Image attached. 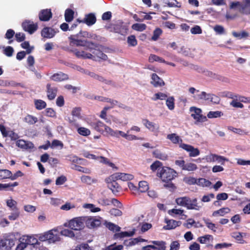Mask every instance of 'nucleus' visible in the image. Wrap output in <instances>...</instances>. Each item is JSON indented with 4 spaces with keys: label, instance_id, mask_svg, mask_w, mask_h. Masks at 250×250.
Masks as SVG:
<instances>
[{
    "label": "nucleus",
    "instance_id": "4c0bfd02",
    "mask_svg": "<svg viewBox=\"0 0 250 250\" xmlns=\"http://www.w3.org/2000/svg\"><path fill=\"white\" fill-rule=\"evenodd\" d=\"M209 94H207L204 91H202L200 94H197L194 96L193 97L195 100L199 101L204 100L205 101H209V97L208 96Z\"/></svg>",
    "mask_w": 250,
    "mask_h": 250
},
{
    "label": "nucleus",
    "instance_id": "412c9836",
    "mask_svg": "<svg viewBox=\"0 0 250 250\" xmlns=\"http://www.w3.org/2000/svg\"><path fill=\"white\" fill-rule=\"evenodd\" d=\"M135 234V229H133L132 231H122L121 232L115 233L113 236V239L114 240H121L123 238L126 237H131L133 236Z\"/></svg>",
    "mask_w": 250,
    "mask_h": 250
},
{
    "label": "nucleus",
    "instance_id": "8fccbe9b",
    "mask_svg": "<svg viewBox=\"0 0 250 250\" xmlns=\"http://www.w3.org/2000/svg\"><path fill=\"white\" fill-rule=\"evenodd\" d=\"M77 131L79 134L83 136H87L90 134V130L84 127H79Z\"/></svg>",
    "mask_w": 250,
    "mask_h": 250
},
{
    "label": "nucleus",
    "instance_id": "f3484780",
    "mask_svg": "<svg viewBox=\"0 0 250 250\" xmlns=\"http://www.w3.org/2000/svg\"><path fill=\"white\" fill-rule=\"evenodd\" d=\"M90 125L92 128L101 134L104 133L105 128L106 126V125L101 121L91 123Z\"/></svg>",
    "mask_w": 250,
    "mask_h": 250
},
{
    "label": "nucleus",
    "instance_id": "a19ab883",
    "mask_svg": "<svg viewBox=\"0 0 250 250\" xmlns=\"http://www.w3.org/2000/svg\"><path fill=\"white\" fill-rule=\"evenodd\" d=\"M146 240L144 239L136 238L131 239L130 241H129L128 242V243H127L128 241L127 240H125L124 242V244L126 246L130 247V246H132L136 245L139 242H144Z\"/></svg>",
    "mask_w": 250,
    "mask_h": 250
},
{
    "label": "nucleus",
    "instance_id": "1a4fd4ad",
    "mask_svg": "<svg viewBox=\"0 0 250 250\" xmlns=\"http://www.w3.org/2000/svg\"><path fill=\"white\" fill-rule=\"evenodd\" d=\"M22 27L25 31L32 34L38 29L37 23H34L32 21H25L22 23Z\"/></svg>",
    "mask_w": 250,
    "mask_h": 250
},
{
    "label": "nucleus",
    "instance_id": "052dcab7",
    "mask_svg": "<svg viewBox=\"0 0 250 250\" xmlns=\"http://www.w3.org/2000/svg\"><path fill=\"white\" fill-rule=\"evenodd\" d=\"M98 203L104 206H109L111 204V200L105 197H104L100 198L99 199Z\"/></svg>",
    "mask_w": 250,
    "mask_h": 250
},
{
    "label": "nucleus",
    "instance_id": "4be33fe9",
    "mask_svg": "<svg viewBox=\"0 0 250 250\" xmlns=\"http://www.w3.org/2000/svg\"><path fill=\"white\" fill-rule=\"evenodd\" d=\"M84 23L88 26H91L94 24L96 21V18L94 14L92 13L86 14L83 19Z\"/></svg>",
    "mask_w": 250,
    "mask_h": 250
},
{
    "label": "nucleus",
    "instance_id": "a211bd4d",
    "mask_svg": "<svg viewBox=\"0 0 250 250\" xmlns=\"http://www.w3.org/2000/svg\"><path fill=\"white\" fill-rule=\"evenodd\" d=\"M151 80L150 83L155 87H162L165 84L164 81L156 73H153L152 74Z\"/></svg>",
    "mask_w": 250,
    "mask_h": 250
},
{
    "label": "nucleus",
    "instance_id": "6e6552de",
    "mask_svg": "<svg viewBox=\"0 0 250 250\" xmlns=\"http://www.w3.org/2000/svg\"><path fill=\"white\" fill-rule=\"evenodd\" d=\"M180 147L188 152L190 157H196L198 156L200 154L199 150L198 148H194L193 146L189 145L181 144L180 145Z\"/></svg>",
    "mask_w": 250,
    "mask_h": 250
},
{
    "label": "nucleus",
    "instance_id": "9d476101",
    "mask_svg": "<svg viewBox=\"0 0 250 250\" xmlns=\"http://www.w3.org/2000/svg\"><path fill=\"white\" fill-rule=\"evenodd\" d=\"M31 237L23 235L19 239L20 243L17 245L16 250H23L28 245L31 244Z\"/></svg>",
    "mask_w": 250,
    "mask_h": 250
},
{
    "label": "nucleus",
    "instance_id": "7ed1b4c3",
    "mask_svg": "<svg viewBox=\"0 0 250 250\" xmlns=\"http://www.w3.org/2000/svg\"><path fill=\"white\" fill-rule=\"evenodd\" d=\"M105 28L110 32L118 33L123 36L127 33L128 30L127 26L124 25L123 22H119L115 24L111 23L106 25Z\"/></svg>",
    "mask_w": 250,
    "mask_h": 250
},
{
    "label": "nucleus",
    "instance_id": "37998d69",
    "mask_svg": "<svg viewBox=\"0 0 250 250\" xmlns=\"http://www.w3.org/2000/svg\"><path fill=\"white\" fill-rule=\"evenodd\" d=\"M105 226L110 230L113 232H119L121 230L119 226L111 222L106 223Z\"/></svg>",
    "mask_w": 250,
    "mask_h": 250
},
{
    "label": "nucleus",
    "instance_id": "c756f323",
    "mask_svg": "<svg viewBox=\"0 0 250 250\" xmlns=\"http://www.w3.org/2000/svg\"><path fill=\"white\" fill-rule=\"evenodd\" d=\"M71 168L86 174H90L91 173V170L89 168L84 167L76 164H72Z\"/></svg>",
    "mask_w": 250,
    "mask_h": 250
},
{
    "label": "nucleus",
    "instance_id": "09e8293b",
    "mask_svg": "<svg viewBox=\"0 0 250 250\" xmlns=\"http://www.w3.org/2000/svg\"><path fill=\"white\" fill-rule=\"evenodd\" d=\"M223 96L229 99L234 100H238V95L234 94V93L230 91H224L223 93Z\"/></svg>",
    "mask_w": 250,
    "mask_h": 250
},
{
    "label": "nucleus",
    "instance_id": "dca6fc26",
    "mask_svg": "<svg viewBox=\"0 0 250 250\" xmlns=\"http://www.w3.org/2000/svg\"><path fill=\"white\" fill-rule=\"evenodd\" d=\"M208 159L210 162H217L221 165H224L225 162L229 161L228 159L226 157L218 155L215 154H211L208 156Z\"/></svg>",
    "mask_w": 250,
    "mask_h": 250
},
{
    "label": "nucleus",
    "instance_id": "680f3d73",
    "mask_svg": "<svg viewBox=\"0 0 250 250\" xmlns=\"http://www.w3.org/2000/svg\"><path fill=\"white\" fill-rule=\"evenodd\" d=\"M167 6L169 7L180 8L181 7V4L177 0H169V2L167 3Z\"/></svg>",
    "mask_w": 250,
    "mask_h": 250
},
{
    "label": "nucleus",
    "instance_id": "f8f14e48",
    "mask_svg": "<svg viewBox=\"0 0 250 250\" xmlns=\"http://www.w3.org/2000/svg\"><path fill=\"white\" fill-rule=\"evenodd\" d=\"M52 17V13L50 9H42L39 13V18L41 21H48Z\"/></svg>",
    "mask_w": 250,
    "mask_h": 250
},
{
    "label": "nucleus",
    "instance_id": "4468645a",
    "mask_svg": "<svg viewBox=\"0 0 250 250\" xmlns=\"http://www.w3.org/2000/svg\"><path fill=\"white\" fill-rule=\"evenodd\" d=\"M50 79L53 81L60 82L68 80L69 77L67 74L62 72H59L53 74Z\"/></svg>",
    "mask_w": 250,
    "mask_h": 250
},
{
    "label": "nucleus",
    "instance_id": "6ab92c4d",
    "mask_svg": "<svg viewBox=\"0 0 250 250\" xmlns=\"http://www.w3.org/2000/svg\"><path fill=\"white\" fill-rule=\"evenodd\" d=\"M166 226L163 227V229L165 230H170L174 229L177 227L180 226L182 223L181 221H177L174 220H167L166 219Z\"/></svg>",
    "mask_w": 250,
    "mask_h": 250
},
{
    "label": "nucleus",
    "instance_id": "6e6d98bb",
    "mask_svg": "<svg viewBox=\"0 0 250 250\" xmlns=\"http://www.w3.org/2000/svg\"><path fill=\"white\" fill-rule=\"evenodd\" d=\"M7 206L9 207L11 210H17L18 209L17 207V203L16 201L13 199L7 200L6 201Z\"/></svg>",
    "mask_w": 250,
    "mask_h": 250
},
{
    "label": "nucleus",
    "instance_id": "69168bd1",
    "mask_svg": "<svg viewBox=\"0 0 250 250\" xmlns=\"http://www.w3.org/2000/svg\"><path fill=\"white\" fill-rule=\"evenodd\" d=\"M16 144L17 146L21 148L26 149L29 147L27 142L23 140H19L16 142Z\"/></svg>",
    "mask_w": 250,
    "mask_h": 250
},
{
    "label": "nucleus",
    "instance_id": "393cba45",
    "mask_svg": "<svg viewBox=\"0 0 250 250\" xmlns=\"http://www.w3.org/2000/svg\"><path fill=\"white\" fill-rule=\"evenodd\" d=\"M113 181L108 183L107 187L110 189L113 193H116L120 191L121 187L116 182L117 180L112 179Z\"/></svg>",
    "mask_w": 250,
    "mask_h": 250
},
{
    "label": "nucleus",
    "instance_id": "5fc2aeb1",
    "mask_svg": "<svg viewBox=\"0 0 250 250\" xmlns=\"http://www.w3.org/2000/svg\"><path fill=\"white\" fill-rule=\"evenodd\" d=\"M223 113L221 111H209L207 117L208 118H218L223 116Z\"/></svg>",
    "mask_w": 250,
    "mask_h": 250
},
{
    "label": "nucleus",
    "instance_id": "c03bdc74",
    "mask_svg": "<svg viewBox=\"0 0 250 250\" xmlns=\"http://www.w3.org/2000/svg\"><path fill=\"white\" fill-rule=\"evenodd\" d=\"M131 28L132 29H133L135 31L142 32V31H143L145 30H146V26L144 23H136L133 24L132 25Z\"/></svg>",
    "mask_w": 250,
    "mask_h": 250
},
{
    "label": "nucleus",
    "instance_id": "72a5a7b5",
    "mask_svg": "<svg viewBox=\"0 0 250 250\" xmlns=\"http://www.w3.org/2000/svg\"><path fill=\"white\" fill-rule=\"evenodd\" d=\"M154 246H157L158 250H166V243L163 241H152L151 242Z\"/></svg>",
    "mask_w": 250,
    "mask_h": 250
},
{
    "label": "nucleus",
    "instance_id": "338daca9",
    "mask_svg": "<svg viewBox=\"0 0 250 250\" xmlns=\"http://www.w3.org/2000/svg\"><path fill=\"white\" fill-rule=\"evenodd\" d=\"M213 29L217 34L219 35L224 34L225 32L224 28L220 25H216L213 27Z\"/></svg>",
    "mask_w": 250,
    "mask_h": 250
},
{
    "label": "nucleus",
    "instance_id": "f704fd0d",
    "mask_svg": "<svg viewBox=\"0 0 250 250\" xmlns=\"http://www.w3.org/2000/svg\"><path fill=\"white\" fill-rule=\"evenodd\" d=\"M152 153L155 158L162 160H165L167 157V155L162 153L158 149L155 150Z\"/></svg>",
    "mask_w": 250,
    "mask_h": 250
},
{
    "label": "nucleus",
    "instance_id": "4d7b16f0",
    "mask_svg": "<svg viewBox=\"0 0 250 250\" xmlns=\"http://www.w3.org/2000/svg\"><path fill=\"white\" fill-rule=\"evenodd\" d=\"M149 61L153 62L154 61L159 62H166V61L162 58L156 55L151 54L149 57Z\"/></svg>",
    "mask_w": 250,
    "mask_h": 250
},
{
    "label": "nucleus",
    "instance_id": "f257e3e1",
    "mask_svg": "<svg viewBox=\"0 0 250 250\" xmlns=\"http://www.w3.org/2000/svg\"><path fill=\"white\" fill-rule=\"evenodd\" d=\"M175 202L178 205L186 207L188 209L199 210L200 208L196 198L191 200L188 197H179L176 199Z\"/></svg>",
    "mask_w": 250,
    "mask_h": 250
},
{
    "label": "nucleus",
    "instance_id": "864d4df0",
    "mask_svg": "<svg viewBox=\"0 0 250 250\" xmlns=\"http://www.w3.org/2000/svg\"><path fill=\"white\" fill-rule=\"evenodd\" d=\"M167 97V94L162 93V92H158L157 93H155L154 95V97L152 98V100L153 101H157L158 100H165Z\"/></svg>",
    "mask_w": 250,
    "mask_h": 250
},
{
    "label": "nucleus",
    "instance_id": "c9c22d12",
    "mask_svg": "<svg viewBox=\"0 0 250 250\" xmlns=\"http://www.w3.org/2000/svg\"><path fill=\"white\" fill-rule=\"evenodd\" d=\"M34 104L36 108L39 110L44 109L46 106V103L42 100H35L34 101Z\"/></svg>",
    "mask_w": 250,
    "mask_h": 250
},
{
    "label": "nucleus",
    "instance_id": "aec40b11",
    "mask_svg": "<svg viewBox=\"0 0 250 250\" xmlns=\"http://www.w3.org/2000/svg\"><path fill=\"white\" fill-rule=\"evenodd\" d=\"M85 223L88 228L91 229L99 226L101 222L100 219L96 217H90L86 219Z\"/></svg>",
    "mask_w": 250,
    "mask_h": 250
},
{
    "label": "nucleus",
    "instance_id": "b1692460",
    "mask_svg": "<svg viewBox=\"0 0 250 250\" xmlns=\"http://www.w3.org/2000/svg\"><path fill=\"white\" fill-rule=\"evenodd\" d=\"M167 138L169 140L174 144H179L180 145L181 144H182V139L176 133L168 134L167 136Z\"/></svg>",
    "mask_w": 250,
    "mask_h": 250
},
{
    "label": "nucleus",
    "instance_id": "2eb2a0df",
    "mask_svg": "<svg viewBox=\"0 0 250 250\" xmlns=\"http://www.w3.org/2000/svg\"><path fill=\"white\" fill-rule=\"evenodd\" d=\"M76 56L78 58H82V59H90L93 60H96L95 56H93V55L89 53H86L84 51H78L77 49L71 50Z\"/></svg>",
    "mask_w": 250,
    "mask_h": 250
},
{
    "label": "nucleus",
    "instance_id": "f03ea898",
    "mask_svg": "<svg viewBox=\"0 0 250 250\" xmlns=\"http://www.w3.org/2000/svg\"><path fill=\"white\" fill-rule=\"evenodd\" d=\"M159 174L161 179L165 183L171 181L177 176V172L168 167H163Z\"/></svg>",
    "mask_w": 250,
    "mask_h": 250
},
{
    "label": "nucleus",
    "instance_id": "a18cd8bd",
    "mask_svg": "<svg viewBox=\"0 0 250 250\" xmlns=\"http://www.w3.org/2000/svg\"><path fill=\"white\" fill-rule=\"evenodd\" d=\"M98 160H100V162L101 163L107 165L108 166L112 167L113 168H116V169H117L118 168L113 163L110 162L107 158L104 157L99 156V159Z\"/></svg>",
    "mask_w": 250,
    "mask_h": 250
},
{
    "label": "nucleus",
    "instance_id": "a878e982",
    "mask_svg": "<svg viewBox=\"0 0 250 250\" xmlns=\"http://www.w3.org/2000/svg\"><path fill=\"white\" fill-rule=\"evenodd\" d=\"M86 74L90 76L91 77L98 80L100 82L105 83V84H110L111 83V81L105 79L103 76L98 75L94 72H88Z\"/></svg>",
    "mask_w": 250,
    "mask_h": 250
},
{
    "label": "nucleus",
    "instance_id": "0e129e2a",
    "mask_svg": "<svg viewBox=\"0 0 250 250\" xmlns=\"http://www.w3.org/2000/svg\"><path fill=\"white\" fill-rule=\"evenodd\" d=\"M61 234L62 235L73 238L75 236L74 233L71 230L68 229H64L61 231Z\"/></svg>",
    "mask_w": 250,
    "mask_h": 250
},
{
    "label": "nucleus",
    "instance_id": "774afa93",
    "mask_svg": "<svg viewBox=\"0 0 250 250\" xmlns=\"http://www.w3.org/2000/svg\"><path fill=\"white\" fill-rule=\"evenodd\" d=\"M90 247L87 244H82L76 247L75 250H90Z\"/></svg>",
    "mask_w": 250,
    "mask_h": 250
},
{
    "label": "nucleus",
    "instance_id": "13d9d810",
    "mask_svg": "<svg viewBox=\"0 0 250 250\" xmlns=\"http://www.w3.org/2000/svg\"><path fill=\"white\" fill-rule=\"evenodd\" d=\"M197 168V167L196 164L193 163H187L185 165V167L183 168V170L188 171H194Z\"/></svg>",
    "mask_w": 250,
    "mask_h": 250
},
{
    "label": "nucleus",
    "instance_id": "9b49d317",
    "mask_svg": "<svg viewBox=\"0 0 250 250\" xmlns=\"http://www.w3.org/2000/svg\"><path fill=\"white\" fill-rule=\"evenodd\" d=\"M111 177L112 179L121 180L124 181L131 180L134 178L132 174L121 172L115 173L112 174Z\"/></svg>",
    "mask_w": 250,
    "mask_h": 250
},
{
    "label": "nucleus",
    "instance_id": "603ef678",
    "mask_svg": "<svg viewBox=\"0 0 250 250\" xmlns=\"http://www.w3.org/2000/svg\"><path fill=\"white\" fill-rule=\"evenodd\" d=\"M127 42L129 46H135L137 44V41L134 35H130L127 37Z\"/></svg>",
    "mask_w": 250,
    "mask_h": 250
},
{
    "label": "nucleus",
    "instance_id": "ddd939ff",
    "mask_svg": "<svg viewBox=\"0 0 250 250\" xmlns=\"http://www.w3.org/2000/svg\"><path fill=\"white\" fill-rule=\"evenodd\" d=\"M17 240L15 238H5L1 241V246L4 250H10L15 245Z\"/></svg>",
    "mask_w": 250,
    "mask_h": 250
},
{
    "label": "nucleus",
    "instance_id": "473e14b6",
    "mask_svg": "<svg viewBox=\"0 0 250 250\" xmlns=\"http://www.w3.org/2000/svg\"><path fill=\"white\" fill-rule=\"evenodd\" d=\"M240 12L246 15L250 14V0H246L245 4L242 6Z\"/></svg>",
    "mask_w": 250,
    "mask_h": 250
},
{
    "label": "nucleus",
    "instance_id": "cd10ccee",
    "mask_svg": "<svg viewBox=\"0 0 250 250\" xmlns=\"http://www.w3.org/2000/svg\"><path fill=\"white\" fill-rule=\"evenodd\" d=\"M142 122L145 126L151 131H154L159 128L158 125L150 122L146 119H143Z\"/></svg>",
    "mask_w": 250,
    "mask_h": 250
},
{
    "label": "nucleus",
    "instance_id": "bf43d9fd",
    "mask_svg": "<svg viewBox=\"0 0 250 250\" xmlns=\"http://www.w3.org/2000/svg\"><path fill=\"white\" fill-rule=\"evenodd\" d=\"M197 184L203 187H209L211 185V182L206 179L200 178L198 179Z\"/></svg>",
    "mask_w": 250,
    "mask_h": 250
},
{
    "label": "nucleus",
    "instance_id": "58836bf2",
    "mask_svg": "<svg viewBox=\"0 0 250 250\" xmlns=\"http://www.w3.org/2000/svg\"><path fill=\"white\" fill-rule=\"evenodd\" d=\"M24 121L29 125H34L38 122V118L31 115L28 114L24 117Z\"/></svg>",
    "mask_w": 250,
    "mask_h": 250
},
{
    "label": "nucleus",
    "instance_id": "bb28decb",
    "mask_svg": "<svg viewBox=\"0 0 250 250\" xmlns=\"http://www.w3.org/2000/svg\"><path fill=\"white\" fill-rule=\"evenodd\" d=\"M92 53L94 54L93 56L95 57V61H97L98 59H101L104 61H105L107 59V55L101 51L99 47L97 48L95 51H92Z\"/></svg>",
    "mask_w": 250,
    "mask_h": 250
},
{
    "label": "nucleus",
    "instance_id": "0eeeda50",
    "mask_svg": "<svg viewBox=\"0 0 250 250\" xmlns=\"http://www.w3.org/2000/svg\"><path fill=\"white\" fill-rule=\"evenodd\" d=\"M58 89L54 84L48 83L46 84L47 96L49 100H52L56 97Z\"/></svg>",
    "mask_w": 250,
    "mask_h": 250
},
{
    "label": "nucleus",
    "instance_id": "de8ad7c7",
    "mask_svg": "<svg viewBox=\"0 0 250 250\" xmlns=\"http://www.w3.org/2000/svg\"><path fill=\"white\" fill-rule=\"evenodd\" d=\"M166 105L169 110H173L175 107L174 98L173 97H170L166 100Z\"/></svg>",
    "mask_w": 250,
    "mask_h": 250
},
{
    "label": "nucleus",
    "instance_id": "49530a36",
    "mask_svg": "<svg viewBox=\"0 0 250 250\" xmlns=\"http://www.w3.org/2000/svg\"><path fill=\"white\" fill-rule=\"evenodd\" d=\"M148 185L146 181H141L139 183L138 190L141 192H145L148 190Z\"/></svg>",
    "mask_w": 250,
    "mask_h": 250
},
{
    "label": "nucleus",
    "instance_id": "79ce46f5",
    "mask_svg": "<svg viewBox=\"0 0 250 250\" xmlns=\"http://www.w3.org/2000/svg\"><path fill=\"white\" fill-rule=\"evenodd\" d=\"M11 176V171L8 169H0V180L9 178Z\"/></svg>",
    "mask_w": 250,
    "mask_h": 250
},
{
    "label": "nucleus",
    "instance_id": "20e7f679",
    "mask_svg": "<svg viewBox=\"0 0 250 250\" xmlns=\"http://www.w3.org/2000/svg\"><path fill=\"white\" fill-rule=\"evenodd\" d=\"M56 230H51L44 233L39 237V240L42 241L48 240L49 242L54 243L60 240L59 235Z\"/></svg>",
    "mask_w": 250,
    "mask_h": 250
},
{
    "label": "nucleus",
    "instance_id": "e2e57ef3",
    "mask_svg": "<svg viewBox=\"0 0 250 250\" xmlns=\"http://www.w3.org/2000/svg\"><path fill=\"white\" fill-rule=\"evenodd\" d=\"M104 132L106 133V135H110L111 136L116 137L117 136V130H114L111 128L107 125L105 128Z\"/></svg>",
    "mask_w": 250,
    "mask_h": 250
},
{
    "label": "nucleus",
    "instance_id": "39448f33",
    "mask_svg": "<svg viewBox=\"0 0 250 250\" xmlns=\"http://www.w3.org/2000/svg\"><path fill=\"white\" fill-rule=\"evenodd\" d=\"M66 226V224L65 225ZM69 228L75 230H80L84 228V223L82 218L77 217L71 220L67 225Z\"/></svg>",
    "mask_w": 250,
    "mask_h": 250
},
{
    "label": "nucleus",
    "instance_id": "423d86ee",
    "mask_svg": "<svg viewBox=\"0 0 250 250\" xmlns=\"http://www.w3.org/2000/svg\"><path fill=\"white\" fill-rule=\"evenodd\" d=\"M59 32L58 29H55L49 27H44L41 31V34L42 37L46 39L53 38L56 33Z\"/></svg>",
    "mask_w": 250,
    "mask_h": 250
},
{
    "label": "nucleus",
    "instance_id": "5701e85b",
    "mask_svg": "<svg viewBox=\"0 0 250 250\" xmlns=\"http://www.w3.org/2000/svg\"><path fill=\"white\" fill-rule=\"evenodd\" d=\"M66 160L72 163V164H83V162L85 161L86 160L83 158H79L78 156L73 155V154H70L69 155H67L66 156Z\"/></svg>",
    "mask_w": 250,
    "mask_h": 250
},
{
    "label": "nucleus",
    "instance_id": "ea45409f",
    "mask_svg": "<svg viewBox=\"0 0 250 250\" xmlns=\"http://www.w3.org/2000/svg\"><path fill=\"white\" fill-rule=\"evenodd\" d=\"M230 211V209L228 207L223 208L218 210L214 211L212 215L215 216L219 214L220 216H224L225 214L229 212Z\"/></svg>",
    "mask_w": 250,
    "mask_h": 250
},
{
    "label": "nucleus",
    "instance_id": "7c9ffc66",
    "mask_svg": "<svg viewBox=\"0 0 250 250\" xmlns=\"http://www.w3.org/2000/svg\"><path fill=\"white\" fill-rule=\"evenodd\" d=\"M84 47H85L87 49L92 52L99 47V44L86 40Z\"/></svg>",
    "mask_w": 250,
    "mask_h": 250
},
{
    "label": "nucleus",
    "instance_id": "e433bc0d",
    "mask_svg": "<svg viewBox=\"0 0 250 250\" xmlns=\"http://www.w3.org/2000/svg\"><path fill=\"white\" fill-rule=\"evenodd\" d=\"M189 110L190 112H193L191 114V116L195 120L197 118L198 116L202 113V110L200 108L194 106L190 107Z\"/></svg>",
    "mask_w": 250,
    "mask_h": 250
},
{
    "label": "nucleus",
    "instance_id": "3c124183",
    "mask_svg": "<svg viewBox=\"0 0 250 250\" xmlns=\"http://www.w3.org/2000/svg\"><path fill=\"white\" fill-rule=\"evenodd\" d=\"M116 243L111 244L108 246L106 247L104 250H123L124 247L122 245H119L116 246Z\"/></svg>",
    "mask_w": 250,
    "mask_h": 250
},
{
    "label": "nucleus",
    "instance_id": "c85d7f7f",
    "mask_svg": "<svg viewBox=\"0 0 250 250\" xmlns=\"http://www.w3.org/2000/svg\"><path fill=\"white\" fill-rule=\"evenodd\" d=\"M232 35L235 38H237L239 39H242L243 38L246 39V38H248L250 36V34L248 32H247L245 30H243V31H241L240 32H237L236 31H233L232 32Z\"/></svg>",
    "mask_w": 250,
    "mask_h": 250
},
{
    "label": "nucleus",
    "instance_id": "2f4dec72",
    "mask_svg": "<svg viewBox=\"0 0 250 250\" xmlns=\"http://www.w3.org/2000/svg\"><path fill=\"white\" fill-rule=\"evenodd\" d=\"M74 12L71 9H67L64 13L65 20L66 22L71 21L74 18Z\"/></svg>",
    "mask_w": 250,
    "mask_h": 250
}]
</instances>
